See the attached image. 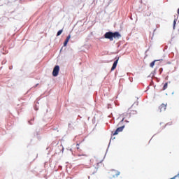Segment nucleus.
<instances>
[{
  "label": "nucleus",
  "instance_id": "obj_1",
  "mask_svg": "<svg viewBox=\"0 0 179 179\" xmlns=\"http://www.w3.org/2000/svg\"><path fill=\"white\" fill-rule=\"evenodd\" d=\"M104 37L106 38H108V40H110V41H113L114 38H120L121 37V34L118 31H115V32L108 31L104 34Z\"/></svg>",
  "mask_w": 179,
  "mask_h": 179
},
{
  "label": "nucleus",
  "instance_id": "obj_2",
  "mask_svg": "<svg viewBox=\"0 0 179 179\" xmlns=\"http://www.w3.org/2000/svg\"><path fill=\"white\" fill-rule=\"evenodd\" d=\"M120 174H121V173L117 170H111L109 172V176L110 177H111V178H115V177H118V176H120Z\"/></svg>",
  "mask_w": 179,
  "mask_h": 179
},
{
  "label": "nucleus",
  "instance_id": "obj_3",
  "mask_svg": "<svg viewBox=\"0 0 179 179\" xmlns=\"http://www.w3.org/2000/svg\"><path fill=\"white\" fill-rule=\"evenodd\" d=\"M58 73H59V66H55L53 69L52 76H58Z\"/></svg>",
  "mask_w": 179,
  "mask_h": 179
},
{
  "label": "nucleus",
  "instance_id": "obj_4",
  "mask_svg": "<svg viewBox=\"0 0 179 179\" xmlns=\"http://www.w3.org/2000/svg\"><path fill=\"white\" fill-rule=\"evenodd\" d=\"M124 128H125L124 126H122L120 127H118L113 134V135H118L120 132H122L124 131Z\"/></svg>",
  "mask_w": 179,
  "mask_h": 179
},
{
  "label": "nucleus",
  "instance_id": "obj_5",
  "mask_svg": "<svg viewBox=\"0 0 179 179\" xmlns=\"http://www.w3.org/2000/svg\"><path fill=\"white\" fill-rule=\"evenodd\" d=\"M167 107V104L162 103L159 107L160 112L166 111V108Z\"/></svg>",
  "mask_w": 179,
  "mask_h": 179
},
{
  "label": "nucleus",
  "instance_id": "obj_6",
  "mask_svg": "<svg viewBox=\"0 0 179 179\" xmlns=\"http://www.w3.org/2000/svg\"><path fill=\"white\" fill-rule=\"evenodd\" d=\"M120 59L118 58L117 60H115V62H114V63H113V66H112V68H111V71H114V69H115V68H117V64H118V60H119Z\"/></svg>",
  "mask_w": 179,
  "mask_h": 179
},
{
  "label": "nucleus",
  "instance_id": "obj_7",
  "mask_svg": "<svg viewBox=\"0 0 179 179\" xmlns=\"http://www.w3.org/2000/svg\"><path fill=\"white\" fill-rule=\"evenodd\" d=\"M156 61H157V60H155V61H153L152 62L150 63V66L151 68H153V66H155V64Z\"/></svg>",
  "mask_w": 179,
  "mask_h": 179
},
{
  "label": "nucleus",
  "instance_id": "obj_8",
  "mask_svg": "<svg viewBox=\"0 0 179 179\" xmlns=\"http://www.w3.org/2000/svg\"><path fill=\"white\" fill-rule=\"evenodd\" d=\"M62 31H63L62 29L58 31V32L57 34V36L58 37L59 36H61V34H62Z\"/></svg>",
  "mask_w": 179,
  "mask_h": 179
},
{
  "label": "nucleus",
  "instance_id": "obj_9",
  "mask_svg": "<svg viewBox=\"0 0 179 179\" xmlns=\"http://www.w3.org/2000/svg\"><path fill=\"white\" fill-rule=\"evenodd\" d=\"M167 86H169V84L166 83L164 85L163 90H166V89H167Z\"/></svg>",
  "mask_w": 179,
  "mask_h": 179
},
{
  "label": "nucleus",
  "instance_id": "obj_10",
  "mask_svg": "<svg viewBox=\"0 0 179 179\" xmlns=\"http://www.w3.org/2000/svg\"><path fill=\"white\" fill-rule=\"evenodd\" d=\"M69 40H71V35H69L66 38V41H69Z\"/></svg>",
  "mask_w": 179,
  "mask_h": 179
},
{
  "label": "nucleus",
  "instance_id": "obj_11",
  "mask_svg": "<svg viewBox=\"0 0 179 179\" xmlns=\"http://www.w3.org/2000/svg\"><path fill=\"white\" fill-rule=\"evenodd\" d=\"M68 43H69L68 41H66L65 40V41H64V47H66V45H68Z\"/></svg>",
  "mask_w": 179,
  "mask_h": 179
},
{
  "label": "nucleus",
  "instance_id": "obj_12",
  "mask_svg": "<svg viewBox=\"0 0 179 179\" xmlns=\"http://www.w3.org/2000/svg\"><path fill=\"white\" fill-rule=\"evenodd\" d=\"M76 147L78 152H80V148H79V143H77Z\"/></svg>",
  "mask_w": 179,
  "mask_h": 179
},
{
  "label": "nucleus",
  "instance_id": "obj_13",
  "mask_svg": "<svg viewBox=\"0 0 179 179\" xmlns=\"http://www.w3.org/2000/svg\"><path fill=\"white\" fill-rule=\"evenodd\" d=\"M176 23H177V21H176V20H174V21H173V29H174V27H176Z\"/></svg>",
  "mask_w": 179,
  "mask_h": 179
},
{
  "label": "nucleus",
  "instance_id": "obj_14",
  "mask_svg": "<svg viewBox=\"0 0 179 179\" xmlns=\"http://www.w3.org/2000/svg\"><path fill=\"white\" fill-rule=\"evenodd\" d=\"M37 86H38V84H36V85H35V87H37Z\"/></svg>",
  "mask_w": 179,
  "mask_h": 179
},
{
  "label": "nucleus",
  "instance_id": "obj_15",
  "mask_svg": "<svg viewBox=\"0 0 179 179\" xmlns=\"http://www.w3.org/2000/svg\"><path fill=\"white\" fill-rule=\"evenodd\" d=\"M122 121H124V118L122 119Z\"/></svg>",
  "mask_w": 179,
  "mask_h": 179
},
{
  "label": "nucleus",
  "instance_id": "obj_16",
  "mask_svg": "<svg viewBox=\"0 0 179 179\" xmlns=\"http://www.w3.org/2000/svg\"><path fill=\"white\" fill-rule=\"evenodd\" d=\"M171 179H173V178H171Z\"/></svg>",
  "mask_w": 179,
  "mask_h": 179
}]
</instances>
